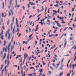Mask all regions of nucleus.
<instances>
[{
  "mask_svg": "<svg viewBox=\"0 0 76 76\" xmlns=\"http://www.w3.org/2000/svg\"><path fill=\"white\" fill-rule=\"evenodd\" d=\"M7 34H8V39L10 40V29L9 28L8 30L6 31V33L5 34V36L6 38L7 37Z\"/></svg>",
  "mask_w": 76,
  "mask_h": 76,
  "instance_id": "nucleus-1",
  "label": "nucleus"
},
{
  "mask_svg": "<svg viewBox=\"0 0 76 76\" xmlns=\"http://www.w3.org/2000/svg\"><path fill=\"white\" fill-rule=\"evenodd\" d=\"M7 60H8L7 65L5 66L4 69L5 71H7V70H6L7 69V67H8V66H9V64H10V61H9V55H8L7 56Z\"/></svg>",
  "mask_w": 76,
  "mask_h": 76,
  "instance_id": "nucleus-2",
  "label": "nucleus"
},
{
  "mask_svg": "<svg viewBox=\"0 0 76 76\" xmlns=\"http://www.w3.org/2000/svg\"><path fill=\"white\" fill-rule=\"evenodd\" d=\"M12 45V43L11 42H10L9 43V44L8 45V53H10V52H9L10 51V47H11V45Z\"/></svg>",
  "mask_w": 76,
  "mask_h": 76,
  "instance_id": "nucleus-3",
  "label": "nucleus"
},
{
  "mask_svg": "<svg viewBox=\"0 0 76 76\" xmlns=\"http://www.w3.org/2000/svg\"><path fill=\"white\" fill-rule=\"evenodd\" d=\"M1 31V38L2 39V40H3L4 39V37H3V30L2 29Z\"/></svg>",
  "mask_w": 76,
  "mask_h": 76,
  "instance_id": "nucleus-4",
  "label": "nucleus"
},
{
  "mask_svg": "<svg viewBox=\"0 0 76 76\" xmlns=\"http://www.w3.org/2000/svg\"><path fill=\"white\" fill-rule=\"evenodd\" d=\"M13 1V0H10V6H9L8 7V9H10V7H11V6H12V2Z\"/></svg>",
  "mask_w": 76,
  "mask_h": 76,
  "instance_id": "nucleus-5",
  "label": "nucleus"
},
{
  "mask_svg": "<svg viewBox=\"0 0 76 76\" xmlns=\"http://www.w3.org/2000/svg\"><path fill=\"white\" fill-rule=\"evenodd\" d=\"M28 55V54H26V53H25L24 55V61L26 60V58H27V57Z\"/></svg>",
  "mask_w": 76,
  "mask_h": 76,
  "instance_id": "nucleus-6",
  "label": "nucleus"
},
{
  "mask_svg": "<svg viewBox=\"0 0 76 76\" xmlns=\"http://www.w3.org/2000/svg\"><path fill=\"white\" fill-rule=\"evenodd\" d=\"M16 24L18 28H19V24H18V18H16Z\"/></svg>",
  "mask_w": 76,
  "mask_h": 76,
  "instance_id": "nucleus-7",
  "label": "nucleus"
},
{
  "mask_svg": "<svg viewBox=\"0 0 76 76\" xmlns=\"http://www.w3.org/2000/svg\"><path fill=\"white\" fill-rule=\"evenodd\" d=\"M9 12H11L12 13V16H13L14 12H13V10H12V9H10Z\"/></svg>",
  "mask_w": 76,
  "mask_h": 76,
  "instance_id": "nucleus-8",
  "label": "nucleus"
},
{
  "mask_svg": "<svg viewBox=\"0 0 76 76\" xmlns=\"http://www.w3.org/2000/svg\"><path fill=\"white\" fill-rule=\"evenodd\" d=\"M15 45H12L11 46V51H12V50H13V48H14V47Z\"/></svg>",
  "mask_w": 76,
  "mask_h": 76,
  "instance_id": "nucleus-9",
  "label": "nucleus"
},
{
  "mask_svg": "<svg viewBox=\"0 0 76 76\" xmlns=\"http://www.w3.org/2000/svg\"><path fill=\"white\" fill-rule=\"evenodd\" d=\"M71 61V59H69L68 61V62L67 64V68H68L69 67V63H70V62Z\"/></svg>",
  "mask_w": 76,
  "mask_h": 76,
  "instance_id": "nucleus-10",
  "label": "nucleus"
},
{
  "mask_svg": "<svg viewBox=\"0 0 76 76\" xmlns=\"http://www.w3.org/2000/svg\"><path fill=\"white\" fill-rule=\"evenodd\" d=\"M2 8L3 9H4V2L2 3Z\"/></svg>",
  "mask_w": 76,
  "mask_h": 76,
  "instance_id": "nucleus-11",
  "label": "nucleus"
},
{
  "mask_svg": "<svg viewBox=\"0 0 76 76\" xmlns=\"http://www.w3.org/2000/svg\"><path fill=\"white\" fill-rule=\"evenodd\" d=\"M66 45H67V42L65 41L64 44V48L66 47Z\"/></svg>",
  "mask_w": 76,
  "mask_h": 76,
  "instance_id": "nucleus-12",
  "label": "nucleus"
},
{
  "mask_svg": "<svg viewBox=\"0 0 76 76\" xmlns=\"http://www.w3.org/2000/svg\"><path fill=\"white\" fill-rule=\"evenodd\" d=\"M23 44H25L26 45H27L28 44V42L26 41H23Z\"/></svg>",
  "mask_w": 76,
  "mask_h": 76,
  "instance_id": "nucleus-13",
  "label": "nucleus"
},
{
  "mask_svg": "<svg viewBox=\"0 0 76 76\" xmlns=\"http://www.w3.org/2000/svg\"><path fill=\"white\" fill-rule=\"evenodd\" d=\"M38 29H39V27H37L35 29H34L35 32H36V31H38Z\"/></svg>",
  "mask_w": 76,
  "mask_h": 76,
  "instance_id": "nucleus-14",
  "label": "nucleus"
},
{
  "mask_svg": "<svg viewBox=\"0 0 76 76\" xmlns=\"http://www.w3.org/2000/svg\"><path fill=\"white\" fill-rule=\"evenodd\" d=\"M10 23V20L9 19L7 22V25H9Z\"/></svg>",
  "mask_w": 76,
  "mask_h": 76,
  "instance_id": "nucleus-15",
  "label": "nucleus"
},
{
  "mask_svg": "<svg viewBox=\"0 0 76 76\" xmlns=\"http://www.w3.org/2000/svg\"><path fill=\"white\" fill-rule=\"evenodd\" d=\"M57 25L58 26V27H61V25H60V24L59 23H57Z\"/></svg>",
  "mask_w": 76,
  "mask_h": 76,
  "instance_id": "nucleus-16",
  "label": "nucleus"
},
{
  "mask_svg": "<svg viewBox=\"0 0 76 76\" xmlns=\"http://www.w3.org/2000/svg\"><path fill=\"white\" fill-rule=\"evenodd\" d=\"M13 26V24H11V25H10V27H11V30H12L13 29V27L12 26Z\"/></svg>",
  "mask_w": 76,
  "mask_h": 76,
  "instance_id": "nucleus-17",
  "label": "nucleus"
},
{
  "mask_svg": "<svg viewBox=\"0 0 76 76\" xmlns=\"http://www.w3.org/2000/svg\"><path fill=\"white\" fill-rule=\"evenodd\" d=\"M6 41L5 40L4 41V46L5 45H6Z\"/></svg>",
  "mask_w": 76,
  "mask_h": 76,
  "instance_id": "nucleus-18",
  "label": "nucleus"
},
{
  "mask_svg": "<svg viewBox=\"0 0 76 76\" xmlns=\"http://www.w3.org/2000/svg\"><path fill=\"white\" fill-rule=\"evenodd\" d=\"M43 71V70H42V69H40L39 70V72L40 73H42Z\"/></svg>",
  "mask_w": 76,
  "mask_h": 76,
  "instance_id": "nucleus-19",
  "label": "nucleus"
},
{
  "mask_svg": "<svg viewBox=\"0 0 76 76\" xmlns=\"http://www.w3.org/2000/svg\"><path fill=\"white\" fill-rule=\"evenodd\" d=\"M8 13H9V16L10 17V15H11V12H10V11H9L8 12Z\"/></svg>",
  "mask_w": 76,
  "mask_h": 76,
  "instance_id": "nucleus-20",
  "label": "nucleus"
},
{
  "mask_svg": "<svg viewBox=\"0 0 76 76\" xmlns=\"http://www.w3.org/2000/svg\"><path fill=\"white\" fill-rule=\"evenodd\" d=\"M15 28H13L12 31L13 34H14L15 33Z\"/></svg>",
  "mask_w": 76,
  "mask_h": 76,
  "instance_id": "nucleus-21",
  "label": "nucleus"
},
{
  "mask_svg": "<svg viewBox=\"0 0 76 76\" xmlns=\"http://www.w3.org/2000/svg\"><path fill=\"white\" fill-rule=\"evenodd\" d=\"M19 28H17L16 32H19Z\"/></svg>",
  "mask_w": 76,
  "mask_h": 76,
  "instance_id": "nucleus-22",
  "label": "nucleus"
},
{
  "mask_svg": "<svg viewBox=\"0 0 76 76\" xmlns=\"http://www.w3.org/2000/svg\"><path fill=\"white\" fill-rule=\"evenodd\" d=\"M63 72H62V73L60 74L59 76H62L63 75Z\"/></svg>",
  "mask_w": 76,
  "mask_h": 76,
  "instance_id": "nucleus-23",
  "label": "nucleus"
},
{
  "mask_svg": "<svg viewBox=\"0 0 76 76\" xmlns=\"http://www.w3.org/2000/svg\"><path fill=\"white\" fill-rule=\"evenodd\" d=\"M69 29H71L72 31H73V28L71 27H69Z\"/></svg>",
  "mask_w": 76,
  "mask_h": 76,
  "instance_id": "nucleus-24",
  "label": "nucleus"
},
{
  "mask_svg": "<svg viewBox=\"0 0 76 76\" xmlns=\"http://www.w3.org/2000/svg\"><path fill=\"white\" fill-rule=\"evenodd\" d=\"M53 12H55V13H56V15L57 14V12L56 11L54 10H53Z\"/></svg>",
  "mask_w": 76,
  "mask_h": 76,
  "instance_id": "nucleus-25",
  "label": "nucleus"
},
{
  "mask_svg": "<svg viewBox=\"0 0 76 76\" xmlns=\"http://www.w3.org/2000/svg\"><path fill=\"white\" fill-rule=\"evenodd\" d=\"M58 4H56V5H54V6H55V7H58Z\"/></svg>",
  "mask_w": 76,
  "mask_h": 76,
  "instance_id": "nucleus-26",
  "label": "nucleus"
},
{
  "mask_svg": "<svg viewBox=\"0 0 76 76\" xmlns=\"http://www.w3.org/2000/svg\"><path fill=\"white\" fill-rule=\"evenodd\" d=\"M47 21L48 22H49V23H51V22H50V20L49 19H48L47 20Z\"/></svg>",
  "mask_w": 76,
  "mask_h": 76,
  "instance_id": "nucleus-27",
  "label": "nucleus"
},
{
  "mask_svg": "<svg viewBox=\"0 0 76 76\" xmlns=\"http://www.w3.org/2000/svg\"><path fill=\"white\" fill-rule=\"evenodd\" d=\"M53 58L55 60H56V61H57V58H56L55 57H54Z\"/></svg>",
  "mask_w": 76,
  "mask_h": 76,
  "instance_id": "nucleus-28",
  "label": "nucleus"
},
{
  "mask_svg": "<svg viewBox=\"0 0 76 76\" xmlns=\"http://www.w3.org/2000/svg\"><path fill=\"white\" fill-rule=\"evenodd\" d=\"M46 1H47L46 0H45L42 2V4H44V3H45V2H46Z\"/></svg>",
  "mask_w": 76,
  "mask_h": 76,
  "instance_id": "nucleus-29",
  "label": "nucleus"
},
{
  "mask_svg": "<svg viewBox=\"0 0 76 76\" xmlns=\"http://www.w3.org/2000/svg\"><path fill=\"white\" fill-rule=\"evenodd\" d=\"M22 58H21V59H20V62H22Z\"/></svg>",
  "mask_w": 76,
  "mask_h": 76,
  "instance_id": "nucleus-30",
  "label": "nucleus"
},
{
  "mask_svg": "<svg viewBox=\"0 0 76 76\" xmlns=\"http://www.w3.org/2000/svg\"><path fill=\"white\" fill-rule=\"evenodd\" d=\"M73 39V37H71L70 38V41H72Z\"/></svg>",
  "mask_w": 76,
  "mask_h": 76,
  "instance_id": "nucleus-31",
  "label": "nucleus"
},
{
  "mask_svg": "<svg viewBox=\"0 0 76 76\" xmlns=\"http://www.w3.org/2000/svg\"><path fill=\"white\" fill-rule=\"evenodd\" d=\"M53 66L54 67H56V65H55V64L54 63H53Z\"/></svg>",
  "mask_w": 76,
  "mask_h": 76,
  "instance_id": "nucleus-32",
  "label": "nucleus"
},
{
  "mask_svg": "<svg viewBox=\"0 0 76 76\" xmlns=\"http://www.w3.org/2000/svg\"><path fill=\"white\" fill-rule=\"evenodd\" d=\"M75 10V9L73 8L72 9V12H74V10Z\"/></svg>",
  "mask_w": 76,
  "mask_h": 76,
  "instance_id": "nucleus-33",
  "label": "nucleus"
},
{
  "mask_svg": "<svg viewBox=\"0 0 76 76\" xmlns=\"http://www.w3.org/2000/svg\"><path fill=\"white\" fill-rule=\"evenodd\" d=\"M39 19H40V18H39V17L38 18V20H37L36 21H39Z\"/></svg>",
  "mask_w": 76,
  "mask_h": 76,
  "instance_id": "nucleus-34",
  "label": "nucleus"
},
{
  "mask_svg": "<svg viewBox=\"0 0 76 76\" xmlns=\"http://www.w3.org/2000/svg\"><path fill=\"white\" fill-rule=\"evenodd\" d=\"M6 53L5 54L4 56V58H6Z\"/></svg>",
  "mask_w": 76,
  "mask_h": 76,
  "instance_id": "nucleus-35",
  "label": "nucleus"
},
{
  "mask_svg": "<svg viewBox=\"0 0 76 76\" xmlns=\"http://www.w3.org/2000/svg\"><path fill=\"white\" fill-rule=\"evenodd\" d=\"M4 49H5V48L4 47L3 48V52H4Z\"/></svg>",
  "mask_w": 76,
  "mask_h": 76,
  "instance_id": "nucleus-36",
  "label": "nucleus"
},
{
  "mask_svg": "<svg viewBox=\"0 0 76 76\" xmlns=\"http://www.w3.org/2000/svg\"><path fill=\"white\" fill-rule=\"evenodd\" d=\"M33 35V34H31V35H30L29 36V38H31V37H32V36Z\"/></svg>",
  "mask_w": 76,
  "mask_h": 76,
  "instance_id": "nucleus-37",
  "label": "nucleus"
},
{
  "mask_svg": "<svg viewBox=\"0 0 76 76\" xmlns=\"http://www.w3.org/2000/svg\"><path fill=\"white\" fill-rule=\"evenodd\" d=\"M2 16L3 18L4 17V13H3V12L2 13Z\"/></svg>",
  "mask_w": 76,
  "mask_h": 76,
  "instance_id": "nucleus-38",
  "label": "nucleus"
},
{
  "mask_svg": "<svg viewBox=\"0 0 76 76\" xmlns=\"http://www.w3.org/2000/svg\"><path fill=\"white\" fill-rule=\"evenodd\" d=\"M42 11H44V7H43V6H42Z\"/></svg>",
  "mask_w": 76,
  "mask_h": 76,
  "instance_id": "nucleus-39",
  "label": "nucleus"
},
{
  "mask_svg": "<svg viewBox=\"0 0 76 76\" xmlns=\"http://www.w3.org/2000/svg\"><path fill=\"white\" fill-rule=\"evenodd\" d=\"M27 75H28V76H33V75H32L31 74H27Z\"/></svg>",
  "mask_w": 76,
  "mask_h": 76,
  "instance_id": "nucleus-40",
  "label": "nucleus"
},
{
  "mask_svg": "<svg viewBox=\"0 0 76 76\" xmlns=\"http://www.w3.org/2000/svg\"><path fill=\"white\" fill-rule=\"evenodd\" d=\"M2 28L4 30H5V28L4 27V26H3L2 27Z\"/></svg>",
  "mask_w": 76,
  "mask_h": 76,
  "instance_id": "nucleus-41",
  "label": "nucleus"
},
{
  "mask_svg": "<svg viewBox=\"0 0 76 76\" xmlns=\"http://www.w3.org/2000/svg\"><path fill=\"white\" fill-rule=\"evenodd\" d=\"M22 7H23V10H25V7L23 6Z\"/></svg>",
  "mask_w": 76,
  "mask_h": 76,
  "instance_id": "nucleus-42",
  "label": "nucleus"
},
{
  "mask_svg": "<svg viewBox=\"0 0 76 76\" xmlns=\"http://www.w3.org/2000/svg\"><path fill=\"white\" fill-rule=\"evenodd\" d=\"M72 26H73V28H75V24L74 23L73 24Z\"/></svg>",
  "mask_w": 76,
  "mask_h": 76,
  "instance_id": "nucleus-43",
  "label": "nucleus"
},
{
  "mask_svg": "<svg viewBox=\"0 0 76 76\" xmlns=\"http://www.w3.org/2000/svg\"><path fill=\"white\" fill-rule=\"evenodd\" d=\"M32 22H33V21H31V23H30V25H31L32 23Z\"/></svg>",
  "mask_w": 76,
  "mask_h": 76,
  "instance_id": "nucleus-44",
  "label": "nucleus"
},
{
  "mask_svg": "<svg viewBox=\"0 0 76 76\" xmlns=\"http://www.w3.org/2000/svg\"><path fill=\"white\" fill-rule=\"evenodd\" d=\"M76 56H75V58H74V61L75 62L76 61Z\"/></svg>",
  "mask_w": 76,
  "mask_h": 76,
  "instance_id": "nucleus-45",
  "label": "nucleus"
},
{
  "mask_svg": "<svg viewBox=\"0 0 76 76\" xmlns=\"http://www.w3.org/2000/svg\"><path fill=\"white\" fill-rule=\"evenodd\" d=\"M59 12H60V9H58L57 11L58 13H60Z\"/></svg>",
  "mask_w": 76,
  "mask_h": 76,
  "instance_id": "nucleus-46",
  "label": "nucleus"
},
{
  "mask_svg": "<svg viewBox=\"0 0 76 76\" xmlns=\"http://www.w3.org/2000/svg\"><path fill=\"white\" fill-rule=\"evenodd\" d=\"M39 23H41V24L42 25H43V23H42V22H40Z\"/></svg>",
  "mask_w": 76,
  "mask_h": 76,
  "instance_id": "nucleus-47",
  "label": "nucleus"
},
{
  "mask_svg": "<svg viewBox=\"0 0 76 76\" xmlns=\"http://www.w3.org/2000/svg\"><path fill=\"white\" fill-rule=\"evenodd\" d=\"M7 48H5V52H7Z\"/></svg>",
  "mask_w": 76,
  "mask_h": 76,
  "instance_id": "nucleus-48",
  "label": "nucleus"
},
{
  "mask_svg": "<svg viewBox=\"0 0 76 76\" xmlns=\"http://www.w3.org/2000/svg\"><path fill=\"white\" fill-rule=\"evenodd\" d=\"M70 75V73L68 74L66 76H69Z\"/></svg>",
  "mask_w": 76,
  "mask_h": 76,
  "instance_id": "nucleus-49",
  "label": "nucleus"
},
{
  "mask_svg": "<svg viewBox=\"0 0 76 76\" xmlns=\"http://www.w3.org/2000/svg\"><path fill=\"white\" fill-rule=\"evenodd\" d=\"M21 35H22V34H21V33H20L19 35L18 36V37H20V36H21Z\"/></svg>",
  "mask_w": 76,
  "mask_h": 76,
  "instance_id": "nucleus-50",
  "label": "nucleus"
},
{
  "mask_svg": "<svg viewBox=\"0 0 76 76\" xmlns=\"http://www.w3.org/2000/svg\"><path fill=\"white\" fill-rule=\"evenodd\" d=\"M14 38V37H13L12 39L11 42H13V38Z\"/></svg>",
  "mask_w": 76,
  "mask_h": 76,
  "instance_id": "nucleus-51",
  "label": "nucleus"
},
{
  "mask_svg": "<svg viewBox=\"0 0 76 76\" xmlns=\"http://www.w3.org/2000/svg\"><path fill=\"white\" fill-rule=\"evenodd\" d=\"M30 69H34V68L33 67H30Z\"/></svg>",
  "mask_w": 76,
  "mask_h": 76,
  "instance_id": "nucleus-52",
  "label": "nucleus"
},
{
  "mask_svg": "<svg viewBox=\"0 0 76 76\" xmlns=\"http://www.w3.org/2000/svg\"><path fill=\"white\" fill-rule=\"evenodd\" d=\"M41 15V14H40L38 16H37V18H38L39 16H40Z\"/></svg>",
  "mask_w": 76,
  "mask_h": 76,
  "instance_id": "nucleus-53",
  "label": "nucleus"
},
{
  "mask_svg": "<svg viewBox=\"0 0 76 76\" xmlns=\"http://www.w3.org/2000/svg\"><path fill=\"white\" fill-rule=\"evenodd\" d=\"M29 32H31V28H29Z\"/></svg>",
  "mask_w": 76,
  "mask_h": 76,
  "instance_id": "nucleus-54",
  "label": "nucleus"
},
{
  "mask_svg": "<svg viewBox=\"0 0 76 76\" xmlns=\"http://www.w3.org/2000/svg\"><path fill=\"white\" fill-rule=\"evenodd\" d=\"M3 66H4V65H1V68L2 69H3Z\"/></svg>",
  "mask_w": 76,
  "mask_h": 76,
  "instance_id": "nucleus-55",
  "label": "nucleus"
},
{
  "mask_svg": "<svg viewBox=\"0 0 76 76\" xmlns=\"http://www.w3.org/2000/svg\"><path fill=\"white\" fill-rule=\"evenodd\" d=\"M67 27L66 28H65L64 29V31H66V30L67 29Z\"/></svg>",
  "mask_w": 76,
  "mask_h": 76,
  "instance_id": "nucleus-56",
  "label": "nucleus"
},
{
  "mask_svg": "<svg viewBox=\"0 0 76 76\" xmlns=\"http://www.w3.org/2000/svg\"><path fill=\"white\" fill-rule=\"evenodd\" d=\"M26 31L27 33H28V29H27Z\"/></svg>",
  "mask_w": 76,
  "mask_h": 76,
  "instance_id": "nucleus-57",
  "label": "nucleus"
},
{
  "mask_svg": "<svg viewBox=\"0 0 76 76\" xmlns=\"http://www.w3.org/2000/svg\"><path fill=\"white\" fill-rule=\"evenodd\" d=\"M49 73L50 74H51V71H49Z\"/></svg>",
  "mask_w": 76,
  "mask_h": 76,
  "instance_id": "nucleus-58",
  "label": "nucleus"
},
{
  "mask_svg": "<svg viewBox=\"0 0 76 76\" xmlns=\"http://www.w3.org/2000/svg\"><path fill=\"white\" fill-rule=\"evenodd\" d=\"M3 51L1 52V55H3Z\"/></svg>",
  "mask_w": 76,
  "mask_h": 76,
  "instance_id": "nucleus-59",
  "label": "nucleus"
},
{
  "mask_svg": "<svg viewBox=\"0 0 76 76\" xmlns=\"http://www.w3.org/2000/svg\"><path fill=\"white\" fill-rule=\"evenodd\" d=\"M64 36H65V37H66L67 36V34H66L65 33L64 34Z\"/></svg>",
  "mask_w": 76,
  "mask_h": 76,
  "instance_id": "nucleus-60",
  "label": "nucleus"
},
{
  "mask_svg": "<svg viewBox=\"0 0 76 76\" xmlns=\"http://www.w3.org/2000/svg\"><path fill=\"white\" fill-rule=\"evenodd\" d=\"M53 63H55V62H56V61H55V60H54V59H53Z\"/></svg>",
  "mask_w": 76,
  "mask_h": 76,
  "instance_id": "nucleus-61",
  "label": "nucleus"
},
{
  "mask_svg": "<svg viewBox=\"0 0 76 76\" xmlns=\"http://www.w3.org/2000/svg\"><path fill=\"white\" fill-rule=\"evenodd\" d=\"M45 19H48V18L47 17V16H45Z\"/></svg>",
  "mask_w": 76,
  "mask_h": 76,
  "instance_id": "nucleus-62",
  "label": "nucleus"
},
{
  "mask_svg": "<svg viewBox=\"0 0 76 76\" xmlns=\"http://www.w3.org/2000/svg\"><path fill=\"white\" fill-rule=\"evenodd\" d=\"M18 8H19V7H20V5H18L17 6Z\"/></svg>",
  "mask_w": 76,
  "mask_h": 76,
  "instance_id": "nucleus-63",
  "label": "nucleus"
},
{
  "mask_svg": "<svg viewBox=\"0 0 76 76\" xmlns=\"http://www.w3.org/2000/svg\"><path fill=\"white\" fill-rule=\"evenodd\" d=\"M32 17V15H30L29 17L28 18L29 19L30 18H31V17Z\"/></svg>",
  "mask_w": 76,
  "mask_h": 76,
  "instance_id": "nucleus-64",
  "label": "nucleus"
}]
</instances>
